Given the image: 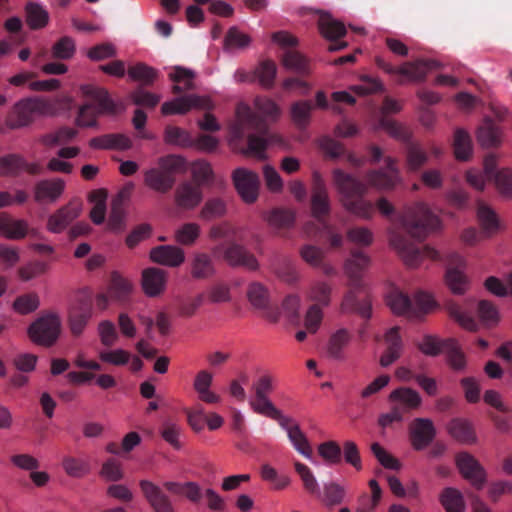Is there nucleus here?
Instances as JSON below:
<instances>
[{
    "label": "nucleus",
    "mask_w": 512,
    "mask_h": 512,
    "mask_svg": "<svg viewBox=\"0 0 512 512\" xmlns=\"http://www.w3.org/2000/svg\"><path fill=\"white\" fill-rule=\"evenodd\" d=\"M134 290L135 285L130 278L120 274L118 271H113L110 275L106 291L100 292L95 296V307L100 311H105L111 302L126 303L129 301Z\"/></svg>",
    "instance_id": "7"
},
{
    "label": "nucleus",
    "mask_w": 512,
    "mask_h": 512,
    "mask_svg": "<svg viewBox=\"0 0 512 512\" xmlns=\"http://www.w3.org/2000/svg\"><path fill=\"white\" fill-rule=\"evenodd\" d=\"M282 64L286 69L298 74L308 75L311 72L308 58L298 52H286Z\"/></svg>",
    "instance_id": "48"
},
{
    "label": "nucleus",
    "mask_w": 512,
    "mask_h": 512,
    "mask_svg": "<svg viewBox=\"0 0 512 512\" xmlns=\"http://www.w3.org/2000/svg\"><path fill=\"white\" fill-rule=\"evenodd\" d=\"M385 350L380 357L379 363L382 367H389L396 362L403 351V341L398 326L386 330L383 336Z\"/></svg>",
    "instance_id": "16"
},
{
    "label": "nucleus",
    "mask_w": 512,
    "mask_h": 512,
    "mask_svg": "<svg viewBox=\"0 0 512 512\" xmlns=\"http://www.w3.org/2000/svg\"><path fill=\"white\" fill-rule=\"evenodd\" d=\"M369 258L363 252H355L346 261L345 273L351 281L360 279L364 271L368 268Z\"/></svg>",
    "instance_id": "44"
},
{
    "label": "nucleus",
    "mask_w": 512,
    "mask_h": 512,
    "mask_svg": "<svg viewBox=\"0 0 512 512\" xmlns=\"http://www.w3.org/2000/svg\"><path fill=\"white\" fill-rule=\"evenodd\" d=\"M319 30L321 34L329 40H336L346 33V28L343 23L333 19L327 13L320 16Z\"/></svg>",
    "instance_id": "45"
},
{
    "label": "nucleus",
    "mask_w": 512,
    "mask_h": 512,
    "mask_svg": "<svg viewBox=\"0 0 512 512\" xmlns=\"http://www.w3.org/2000/svg\"><path fill=\"white\" fill-rule=\"evenodd\" d=\"M65 189L62 179L43 180L36 184L34 198L38 203H53L57 201Z\"/></svg>",
    "instance_id": "29"
},
{
    "label": "nucleus",
    "mask_w": 512,
    "mask_h": 512,
    "mask_svg": "<svg viewBox=\"0 0 512 512\" xmlns=\"http://www.w3.org/2000/svg\"><path fill=\"white\" fill-rule=\"evenodd\" d=\"M61 328L60 315L56 312H45L29 325L27 334L33 343L50 347L58 340Z\"/></svg>",
    "instance_id": "6"
},
{
    "label": "nucleus",
    "mask_w": 512,
    "mask_h": 512,
    "mask_svg": "<svg viewBox=\"0 0 512 512\" xmlns=\"http://www.w3.org/2000/svg\"><path fill=\"white\" fill-rule=\"evenodd\" d=\"M450 316L465 330L475 332L479 325L476 319L466 312L460 305L451 303L448 306Z\"/></svg>",
    "instance_id": "53"
},
{
    "label": "nucleus",
    "mask_w": 512,
    "mask_h": 512,
    "mask_svg": "<svg viewBox=\"0 0 512 512\" xmlns=\"http://www.w3.org/2000/svg\"><path fill=\"white\" fill-rule=\"evenodd\" d=\"M214 104L209 96L190 94L166 101L161 106L163 115H182L191 110H211Z\"/></svg>",
    "instance_id": "11"
},
{
    "label": "nucleus",
    "mask_w": 512,
    "mask_h": 512,
    "mask_svg": "<svg viewBox=\"0 0 512 512\" xmlns=\"http://www.w3.org/2000/svg\"><path fill=\"white\" fill-rule=\"evenodd\" d=\"M192 276L197 279L207 278L214 273L211 259L206 254H196L192 260Z\"/></svg>",
    "instance_id": "63"
},
{
    "label": "nucleus",
    "mask_w": 512,
    "mask_h": 512,
    "mask_svg": "<svg viewBox=\"0 0 512 512\" xmlns=\"http://www.w3.org/2000/svg\"><path fill=\"white\" fill-rule=\"evenodd\" d=\"M409 432L415 450L425 449L436 436L435 426L429 418L414 419L410 424Z\"/></svg>",
    "instance_id": "15"
},
{
    "label": "nucleus",
    "mask_w": 512,
    "mask_h": 512,
    "mask_svg": "<svg viewBox=\"0 0 512 512\" xmlns=\"http://www.w3.org/2000/svg\"><path fill=\"white\" fill-rule=\"evenodd\" d=\"M29 234V224L24 219H12L9 216L2 237L9 240H20Z\"/></svg>",
    "instance_id": "60"
},
{
    "label": "nucleus",
    "mask_w": 512,
    "mask_h": 512,
    "mask_svg": "<svg viewBox=\"0 0 512 512\" xmlns=\"http://www.w3.org/2000/svg\"><path fill=\"white\" fill-rule=\"evenodd\" d=\"M351 340L352 335L347 329H337L330 335L324 346L325 356L335 361H345L347 359L346 348Z\"/></svg>",
    "instance_id": "21"
},
{
    "label": "nucleus",
    "mask_w": 512,
    "mask_h": 512,
    "mask_svg": "<svg viewBox=\"0 0 512 512\" xmlns=\"http://www.w3.org/2000/svg\"><path fill=\"white\" fill-rule=\"evenodd\" d=\"M439 501L446 512H465L464 496L455 487H445L439 495Z\"/></svg>",
    "instance_id": "38"
},
{
    "label": "nucleus",
    "mask_w": 512,
    "mask_h": 512,
    "mask_svg": "<svg viewBox=\"0 0 512 512\" xmlns=\"http://www.w3.org/2000/svg\"><path fill=\"white\" fill-rule=\"evenodd\" d=\"M444 259L447 262L445 280L449 289L454 294L465 293L469 287V280L465 274V259L456 252L447 254Z\"/></svg>",
    "instance_id": "12"
},
{
    "label": "nucleus",
    "mask_w": 512,
    "mask_h": 512,
    "mask_svg": "<svg viewBox=\"0 0 512 512\" xmlns=\"http://www.w3.org/2000/svg\"><path fill=\"white\" fill-rule=\"evenodd\" d=\"M40 306V298L37 293L22 294L15 298L12 304L13 310L21 315H27L36 311Z\"/></svg>",
    "instance_id": "52"
},
{
    "label": "nucleus",
    "mask_w": 512,
    "mask_h": 512,
    "mask_svg": "<svg viewBox=\"0 0 512 512\" xmlns=\"http://www.w3.org/2000/svg\"><path fill=\"white\" fill-rule=\"evenodd\" d=\"M400 227L416 239H424L430 233L441 228L440 218L434 214L426 203L418 202L407 207L398 218Z\"/></svg>",
    "instance_id": "3"
},
{
    "label": "nucleus",
    "mask_w": 512,
    "mask_h": 512,
    "mask_svg": "<svg viewBox=\"0 0 512 512\" xmlns=\"http://www.w3.org/2000/svg\"><path fill=\"white\" fill-rule=\"evenodd\" d=\"M272 419L276 420L280 427L286 432L293 448L311 463L318 465V462L313 459L310 443L297 421L284 415L282 412Z\"/></svg>",
    "instance_id": "10"
},
{
    "label": "nucleus",
    "mask_w": 512,
    "mask_h": 512,
    "mask_svg": "<svg viewBox=\"0 0 512 512\" xmlns=\"http://www.w3.org/2000/svg\"><path fill=\"white\" fill-rule=\"evenodd\" d=\"M371 495L361 494L356 503L355 512H374L382 499V489L379 483L372 479L369 481Z\"/></svg>",
    "instance_id": "34"
},
{
    "label": "nucleus",
    "mask_w": 512,
    "mask_h": 512,
    "mask_svg": "<svg viewBox=\"0 0 512 512\" xmlns=\"http://www.w3.org/2000/svg\"><path fill=\"white\" fill-rule=\"evenodd\" d=\"M477 140L484 148L497 147L502 143V130L486 119L477 130Z\"/></svg>",
    "instance_id": "36"
},
{
    "label": "nucleus",
    "mask_w": 512,
    "mask_h": 512,
    "mask_svg": "<svg viewBox=\"0 0 512 512\" xmlns=\"http://www.w3.org/2000/svg\"><path fill=\"white\" fill-rule=\"evenodd\" d=\"M333 178L345 209L359 218H371L374 212L372 203L364 199L352 201L353 197L362 196L366 192L367 186L339 169L333 171Z\"/></svg>",
    "instance_id": "1"
},
{
    "label": "nucleus",
    "mask_w": 512,
    "mask_h": 512,
    "mask_svg": "<svg viewBox=\"0 0 512 512\" xmlns=\"http://www.w3.org/2000/svg\"><path fill=\"white\" fill-rule=\"evenodd\" d=\"M186 159L170 154L158 158L156 165L144 171V183L154 192L165 194L175 184V174L185 171Z\"/></svg>",
    "instance_id": "2"
},
{
    "label": "nucleus",
    "mask_w": 512,
    "mask_h": 512,
    "mask_svg": "<svg viewBox=\"0 0 512 512\" xmlns=\"http://www.w3.org/2000/svg\"><path fill=\"white\" fill-rule=\"evenodd\" d=\"M447 432L453 439L464 445H474L478 441L473 424L467 419H452L447 424Z\"/></svg>",
    "instance_id": "28"
},
{
    "label": "nucleus",
    "mask_w": 512,
    "mask_h": 512,
    "mask_svg": "<svg viewBox=\"0 0 512 512\" xmlns=\"http://www.w3.org/2000/svg\"><path fill=\"white\" fill-rule=\"evenodd\" d=\"M390 245L397 251L404 263L410 268H417L424 260H442L441 253L433 247L425 246L422 250L408 243L395 229L389 231Z\"/></svg>",
    "instance_id": "8"
},
{
    "label": "nucleus",
    "mask_w": 512,
    "mask_h": 512,
    "mask_svg": "<svg viewBox=\"0 0 512 512\" xmlns=\"http://www.w3.org/2000/svg\"><path fill=\"white\" fill-rule=\"evenodd\" d=\"M294 468L299 475L304 488L311 494H320V487L314 472L307 465L295 461Z\"/></svg>",
    "instance_id": "57"
},
{
    "label": "nucleus",
    "mask_w": 512,
    "mask_h": 512,
    "mask_svg": "<svg viewBox=\"0 0 512 512\" xmlns=\"http://www.w3.org/2000/svg\"><path fill=\"white\" fill-rule=\"evenodd\" d=\"M478 221L488 235L496 233L500 229V221L495 210L483 201L477 202Z\"/></svg>",
    "instance_id": "33"
},
{
    "label": "nucleus",
    "mask_w": 512,
    "mask_h": 512,
    "mask_svg": "<svg viewBox=\"0 0 512 512\" xmlns=\"http://www.w3.org/2000/svg\"><path fill=\"white\" fill-rule=\"evenodd\" d=\"M139 486L154 512H174L168 496L162 492L160 486L147 479L140 480Z\"/></svg>",
    "instance_id": "22"
},
{
    "label": "nucleus",
    "mask_w": 512,
    "mask_h": 512,
    "mask_svg": "<svg viewBox=\"0 0 512 512\" xmlns=\"http://www.w3.org/2000/svg\"><path fill=\"white\" fill-rule=\"evenodd\" d=\"M318 496L326 507L331 508L345 501L347 491L344 485L330 481L324 484L323 493Z\"/></svg>",
    "instance_id": "40"
},
{
    "label": "nucleus",
    "mask_w": 512,
    "mask_h": 512,
    "mask_svg": "<svg viewBox=\"0 0 512 512\" xmlns=\"http://www.w3.org/2000/svg\"><path fill=\"white\" fill-rule=\"evenodd\" d=\"M260 127V120L251 108L245 104L240 103L236 108V118L230 127L231 140L240 139L246 130L258 129Z\"/></svg>",
    "instance_id": "19"
},
{
    "label": "nucleus",
    "mask_w": 512,
    "mask_h": 512,
    "mask_svg": "<svg viewBox=\"0 0 512 512\" xmlns=\"http://www.w3.org/2000/svg\"><path fill=\"white\" fill-rule=\"evenodd\" d=\"M478 317L486 327H494L500 321V314L497 307L487 300H481L477 305Z\"/></svg>",
    "instance_id": "58"
},
{
    "label": "nucleus",
    "mask_w": 512,
    "mask_h": 512,
    "mask_svg": "<svg viewBox=\"0 0 512 512\" xmlns=\"http://www.w3.org/2000/svg\"><path fill=\"white\" fill-rule=\"evenodd\" d=\"M280 141L281 138L277 134H267L266 138L250 135L248 138L247 153L259 160H263L266 158V149Z\"/></svg>",
    "instance_id": "41"
},
{
    "label": "nucleus",
    "mask_w": 512,
    "mask_h": 512,
    "mask_svg": "<svg viewBox=\"0 0 512 512\" xmlns=\"http://www.w3.org/2000/svg\"><path fill=\"white\" fill-rule=\"evenodd\" d=\"M51 113L52 105L45 99L38 97L22 99L14 105L7 119V126L12 129L25 127L35 118Z\"/></svg>",
    "instance_id": "5"
},
{
    "label": "nucleus",
    "mask_w": 512,
    "mask_h": 512,
    "mask_svg": "<svg viewBox=\"0 0 512 512\" xmlns=\"http://www.w3.org/2000/svg\"><path fill=\"white\" fill-rule=\"evenodd\" d=\"M92 316L91 309L85 310L81 308L71 307L68 312V322L71 332L74 335H80L88 324Z\"/></svg>",
    "instance_id": "51"
},
{
    "label": "nucleus",
    "mask_w": 512,
    "mask_h": 512,
    "mask_svg": "<svg viewBox=\"0 0 512 512\" xmlns=\"http://www.w3.org/2000/svg\"><path fill=\"white\" fill-rule=\"evenodd\" d=\"M128 77L130 80L139 82L142 85H151L157 77V72L152 67L138 63L129 68Z\"/></svg>",
    "instance_id": "59"
},
{
    "label": "nucleus",
    "mask_w": 512,
    "mask_h": 512,
    "mask_svg": "<svg viewBox=\"0 0 512 512\" xmlns=\"http://www.w3.org/2000/svg\"><path fill=\"white\" fill-rule=\"evenodd\" d=\"M152 262L167 266L179 267L185 261V252L175 245H160L154 247L149 253Z\"/></svg>",
    "instance_id": "25"
},
{
    "label": "nucleus",
    "mask_w": 512,
    "mask_h": 512,
    "mask_svg": "<svg viewBox=\"0 0 512 512\" xmlns=\"http://www.w3.org/2000/svg\"><path fill=\"white\" fill-rule=\"evenodd\" d=\"M203 200V192L199 185L190 181L181 182L174 195V201L177 207L184 210L195 209Z\"/></svg>",
    "instance_id": "20"
},
{
    "label": "nucleus",
    "mask_w": 512,
    "mask_h": 512,
    "mask_svg": "<svg viewBox=\"0 0 512 512\" xmlns=\"http://www.w3.org/2000/svg\"><path fill=\"white\" fill-rule=\"evenodd\" d=\"M233 181L244 202L250 204L256 201L259 191V177L255 172L238 168L233 173Z\"/></svg>",
    "instance_id": "14"
},
{
    "label": "nucleus",
    "mask_w": 512,
    "mask_h": 512,
    "mask_svg": "<svg viewBox=\"0 0 512 512\" xmlns=\"http://www.w3.org/2000/svg\"><path fill=\"white\" fill-rule=\"evenodd\" d=\"M169 79L174 83L173 92L181 93L194 88L195 72L189 68L175 66L168 74Z\"/></svg>",
    "instance_id": "35"
},
{
    "label": "nucleus",
    "mask_w": 512,
    "mask_h": 512,
    "mask_svg": "<svg viewBox=\"0 0 512 512\" xmlns=\"http://www.w3.org/2000/svg\"><path fill=\"white\" fill-rule=\"evenodd\" d=\"M311 211L313 217L319 221L330 211L329 197L325 184L317 173L314 174V188L311 197Z\"/></svg>",
    "instance_id": "27"
},
{
    "label": "nucleus",
    "mask_w": 512,
    "mask_h": 512,
    "mask_svg": "<svg viewBox=\"0 0 512 512\" xmlns=\"http://www.w3.org/2000/svg\"><path fill=\"white\" fill-rule=\"evenodd\" d=\"M454 154L457 160L468 161L472 155L473 147L471 137L464 129H457L454 133Z\"/></svg>",
    "instance_id": "43"
},
{
    "label": "nucleus",
    "mask_w": 512,
    "mask_h": 512,
    "mask_svg": "<svg viewBox=\"0 0 512 512\" xmlns=\"http://www.w3.org/2000/svg\"><path fill=\"white\" fill-rule=\"evenodd\" d=\"M251 43V38L248 34L240 31L236 27H231L224 40V48L227 51H236L247 48Z\"/></svg>",
    "instance_id": "54"
},
{
    "label": "nucleus",
    "mask_w": 512,
    "mask_h": 512,
    "mask_svg": "<svg viewBox=\"0 0 512 512\" xmlns=\"http://www.w3.org/2000/svg\"><path fill=\"white\" fill-rule=\"evenodd\" d=\"M226 214V203L220 198H212L206 201L200 211V218L205 221L220 218Z\"/></svg>",
    "instance_id": "64"
},
{
    "label": "nucleus",
    "mask_w": 512,
    "mask_h": 512,
    "mask_svg": "<svg viewBox=\"0 0 512 512\" xmlns=\"http://www.w3.org/2000/svg\"><path fill=\"white\" fill-rule=\"evenodd\" d=\"M495 189L501 198L512 199V168L502 167L493 173L492 177Z\"/></svg>",
    "instance_id": "42"
},
{
    "label": "nucleus",
    "mask_w": 512,
    "mask_h": 512,
    "mask_svg": "<svg viewBox=\"0 0 512 512\" xmlns=\"http://www.w3.org/2000/svg\"><path fill=\"white\" fill-rule=\"evenodd\" d=\"M438 66L439 64L436 61L418 60L416 62L405 63L397 69L391 66H386L384 69L388 73H398L404 76L408 81L419 82L424 80L427 74Z\"/></svg>",
    "instance_id": "18"
},
{
    "label": "nucleus",
    "mask_w": 512,
    "mask_h": 512,
    "mask_svg": "<svg viewBox=\"0 0 512 512\" xmlns=\"http://www.w3.org/2000/svg\"><path fill=\"white\" fill-rule=\"evenodd\" d=\"M386 302L391 311L396 315L413 317L415 314L409 297L401 291H391L386 297Z\"/></svg>",
    "instance_id": "39"
},
{
    "label": "nucleus",
    "mask_w": 512,
    "mask_h": 512,
    "mask_svg": "<svg viewBox=\"0 0 512 512\" xmlns=\"http://www.w3.org/2000/svg\"><path fill=\"white\" fill-rule=\"evenodd\" d=\"M81 91L85 96L93 99L97 103V107L92 104H85L79 109L76 124L80 127H94L97 125L96 117L98 114L115 113L119 109H123L121 105L110 98L108 91L104 88L83 85Z\"/></svg>",
    "instance_id": "4"
},
{
    "label": "nucleus",
    "mask_w": 512,
    "mask_h": 512,
    "mask_svg": "<svg viewBox=\"0 0 512 512\" xmlns=\"http://www.w3.org/2000/svg\"><path fill=\"white\" fill-rule=\"evenodd\" d=\"M277 74V66L271 60H264L255 68L254 75L265 89H271Z\"/></svg>",
    "instance_id": "49"
},
{
    "label": "nucleus",
    "mask_w": 512,
    "mask_h": 512,
    "mask_svg": "<svg viewBox=\"0 0 512 512\" xmlns=\"http://www.w3.org/2000/svg\"><path fill=\"white\" fill-rule=\"evenodd\" d=\"M332 288L326 281L318 280L310 284L306 297L309 301L327 306L330 303Z\"/></svg>",
    "instance_id": "46"
},
{
    "label": "nucleus",
    "mask_w": 512,
    "mask_h": 512,
    "mask_svg": "<svg viewBox=\"0 0 512 512\" xmlns=\"http://www.w3.org/2000/svg\"><path fill=\"white\" fill-rule=\"evenodd\" d=\"M90 147L94 149L128 150L132 147L131 139L125 134H106L92 138Z\"/></svg>",
    "instance_id": "31"
},
{
    "label": "nucleus",
    "mask_w": 512,
    "mask_h": 512,
    "mask_svg": "<svg viewBox=\"0 0 512 512\" xmlns=\"http://www.w3.org/2000/svg\"><path fill=\"white\" fill-rule=\"evenodd\" d=\"M62 467L66 474L73 478H81L90 472L89 461L82 458L64 457Z\"/></svg>",
    "instance_id": "56"
},
{
    "label": "nucleus",
    "mask_w": 512,
    "mask_h": 512,
    "mask_svg": "<svg viewBox=\"0 0 512 512\" xmlns=\"http://www.w3.org/2000/svg\"><path fill=\"white\" fill-rule=\"evenodd\" d=\"M167 285V273L159 268L151 267L144 269L141 275V287L148 297L161 295Z\"/></svg>",
    "instance_id": "24"
},
{
    "label": "nucleus",
    "mask_w": 512,
    "mask_h": 512,
    "mask_svg": "<svg viewBox=\"0 0 512 512\" xmlns=\"http://www.w3.org/2000/svg\"><path fill=\"white\" fill-rule=\"evenodd\" d=\"M313 105L310 101H298L291 105L290 114L293 122L299 127H306L310 121Z\"/></svg>",
    "instance_id": "61"
},
{
    "label": "nucleus",
    "mask_w": 512,
    "mask_h": 512,
    "mask_svg": "<svg viewBox=\"0 0 512 512\" xmlns=\"http://www.w3.org/2000/svg\"><path fill=\"white\" fill-rule=\"evenodd\" d=\"M389 401L405 412L418 409L422 404V397L414 389L399 387L389 394Z\"/></svg>",
    "instance_id": "30"
},
{
    "label": "nucleus",
    "mask_w": 512,
    "mask_h": 512,
    "mask_svg": "<svg viewBox=\"0 0 512 512\" xmlns=\"http://www.w3.org/2000/svg\"><path fill=\"white\" fill-rule=\"evenodd\" d=\"M212 382L213 375L202 370L196 375L193 386L201 401L216 404L221 401V397L210 389Z\"/></svg>",
    "instance_id": "32"
},
{
    "label": "nucleus",
    "mask_w": 512,
    "mask_h": 512,
    "mask_svg": "<svg viewBox=\"0 0 512 512\" xmlns=\"http://www.w3.org/2000/svg\"><path fill=\"white\" fill-rule=\"evenodd\" d=\"M247 298L249 303L255 309L263 311L265 316L271 321L278 320V313H272L269 310L270 295L267 288L263 284L259 282H253L249 284L247 289Z\"/></svg>",
    "instance_id": "26"
},
{
    "label": "nucleus",
    "mask_w": 512,
    "mask_h": 512,
    "mask_svg": "<svg viewBox=\"0 0 512 512\" xmlns=\"http://www.w3.org/2000/svg\"><path fill=\"white\" fill-rule=\"evenodd\" d=\"M260 474L262 479L270 482L276 490L285 489L291 483L289 476L278 474L277 470L269 464H263L261 466Z\"/></svg>",
    "instance_id": "62"
},
{
    "label": "nucleus",
    "mask_w": 512,
    "mask_h": 512,
    "mask_svg": "<svg viewBox=\"0 0 512 512\" xmlns=\"http://www.w3.org/2000/svg\"><path fill=\"white\" fill-rule=\"evenodd\" d=\"M224 257L233 266L241 265L249 270H256L259 266L257 259L239 245L229 247L225 251Z\"/></svg>",
    "instance_id": "37"
},
{
    "label": "nucleus",
    "mask_w": 512,
    "mask_h": 512,
    "mask_svg": "<svg viewBox=\"0 0 512 512\" xmlns=\"http://www.w3.org/2000/svg\"><path fill=\"white\" fill-rule=\"evenodd\" d=\"M367 185L378 190L392 189L400 182V176L392 159L386 160V168L384 170L372 171L367 174Z\"/></svg>",
    "instance_id": "23"
},
{
    "label": "nucleus",
    "mask_w": 512,
    "mask_h": 512,
    "mask_svg": "<svg viewBox=\"0 0 512 512\" xmlns=\"http://www.w3.org/2000/svg\"><path fill=\"white\" fill-rule=\"evenodd\" d=\"M80 213L81 205L77 202H71L61 207L48 217L47 230L54 234L63 232Z\"/></svg>",
    "instance_id": "17"
},
{
    "label": "nucleus",
    "mask_w": 512,
    "mask_h": 512,
    "mask_svg": "<svg viewBox=\"0 0 512 512\" xmlns=\"http://www.w3.org/2000/svg\"><path fill=\"white\" fill-rule=\"evenodd\" d=\"M26 21L30 28L41 29L48 24L49 14L42 5L28 3L26 6Z\"/></svg>",
    "instance_id": "50"
},
{
    "label": "nucleus",
    "mask_w": 512,
    "mask_h": 512,
    "mask_svg": "<svg viewBox=\"0 0 512 512\" xmlns=\"http://www.w3.org/2000/svg\"><path fill=\"white\" fill-rule=\"evenodd\" d=\"M275 378L270 374L260 376L252 385L254 398L249 400L251 409L260 415L274 418L282 411L276 408L269 398V394L273 391Z\"/></svg>",
    "instance_id": "9"
},
{
    "label": "nucleus",
    "mask_w": 512,
    "mask_h": 512,
    "mask_svg": "<svg viewBox=\"0 0 512 512\" xmlns=\"http://www.w3.org/2000/svg\"><path fill=\"white\" fill-rule=\"evenodd\" d=\"M455 464L461 476L477 490L483 489L487 474L479 461L468 452H460L455 457Z\"/></svg>",
    "instance_id": "13"
},
{
    "label": "nucleus",
    "mask_w": 512,
    "mask_h": 512,
    "mask_svg": "<svg viewBox=\"0 0 512 512\" xmlns=\"http://www.w3.org/2000/svg\"><path fill=\"white\" fill-rule=\"evenodd\" d=\"M454 340L448 339L446 341H441L439 338L433 335H424L422 339L418 342L419 350L428 356H437L442 351H445L448 346L453 345Z\"/></svg>",
    "instance_id": "47"
},
{
    "label": "nucleus",
    "mask_w": 512,
    "mask_h": 512,
    "mask_svg": "<svg viewBox=\"0 0 512 512\" xmlns=\"http://www.w3.org/2000/svg\"><path fill=\"white\" fill-rule=\"evenodd\" d=\"M192 138L188 131L177 127L168 126L165 129L164 141L165 143L178 147H192Z\"/></svg>",
    "instance_id": "55"
}]
</instances>
